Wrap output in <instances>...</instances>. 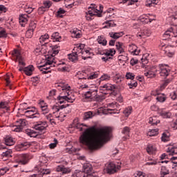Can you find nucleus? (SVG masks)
<instances>
[{
	"instance_id": "69168bd1",
	"label": "nucleus",
	"mask_w": 177,
	"mask_h": 177,
	"mask_svg": "<svg viewBox=\"0 0 177 177\" xmlns=\"http://www.w3.org/2000/svg\"><path fill=\"white\" fill-rule=\"evenodd\" d=\"M156 100L158 102H160V103H164V101L166 100V98L164 95H158L157 97H156Z\"/></svg>"
},
{
	"instance_id": "bb28decb",
	"label": "nucleus",
	"mask_w": 177,
	"mask_h": 177,
	"mask_svg": "<svg viewBox=\"0 0 177 177\" xmlns=\"http://www.w3.org/2000/svg\"><path fill=\"white\" fill-rule=\"evenodd\" d=\"M75 175L76 177H95L93 175L86 174L84 171L76 170L75 172Z\"/></svg>"
},
{
	"instance_id": "e2e57ef3",
	"label": "nucleus",
	"mask_w": 177,
	"mask_h": 177,
	"mask_svg": "<svg viewBox=\"0 0 177 177\" xmlns=\"http://www.w3.org/2000/svg\"><path fill=\"white\" fill-rule=\"evenodd\" d=\"M87 80H95V78H97V74L96 73H91L90 75H87Z\"/></svg>"
},
{
	"instance_id": "cd10ccee",
	"label": "nucleus",
	"mask_w": 177,
	"mask_h": 177,
	"mask_svg": "<svg viewBox=\"0 0 177 177\" xmlns=\"http://www.w3.org/2000/svg\"><path fill=\"white\" fill-rule=\"evenodd\" d=\"M104 99H106L104 95H99L97 92V94L92 98L91 102H102V100H104Z\"/></svg>"
},
{
	"instance_id": "79ce46f5",
	"label": "nucleus",
	"mask_w": 177,
	"mask_h": 177,
	"mask_svg": "<svg viewBox=\"0 0 177 177\" xmlns=\"http://www.w3.org/2000/svg\"><path fill=\"white\" fill-rule=\"evenodd\" d=\"M12 149H8L1 153V156H3V158H10V157H12Z\"/></svg>"
},
{
	"instance_id": "7c9ffc66",
	"label": "nucleus",
	"mask_w": 177,
	"mask_h": 177,
	"mask_svg": "<svg viewBox=\"0 0 177 177\" xmlns=\"http://www.w3.org/2000/svg\"><path fill=\"white\" fill-rule=\"evenodd\" d=\"M129 132H131V129L128 127H124L122 130V135H125V136L124 137V140L126 139H129Z\"/></svg>"
},
{
	"instance_id": "0eeeda50",
	"label": "nucleus",
	"mask_w": 177,
	"mask_h": 177,
	"mask_svg": "<svg viewBox=\"0 0 177 177\" xmlns=\"http://www.w3.org/2000/svg\"><path fill=\"white\" fill-rule=\"evenodd\" d=\"M120 169H121V165H115V164L113 162L106 165L105 171L107 174H109V175L115 174V172H117V171H120Z\"/></svg>"
},
{
	"instance_id": "39448f33",
	"label": "nucleus",
	"mask_w": 177,
	"mask_h": 177,
	"mask_svg": "<svg viewBox=\"0 0 177 177\" xmlns=\"http://www.w3.org/2000/svg\"><path fill=\"white\" fill-rule=\"evenodd\" d=\"M89 10L86 12V19L88 21L93 19V16H97V17H102V12H103V6H100V10L95 8V4H91V6L88 7Z\"/></svg>"
},
{
	"instance_id": "bf43d9fd",
	"label": "nucleus",
	"mask_w": 177,
	"mask_h": 177,
	"mask_svg": "<svg viewBox=\"0 0 177 177\" xmlns=\"http://www.w3.org/2000/svg\"><path fill=\"white\" fill-rule=\"evenodd\" d=\"M172 31H173V28H169L168 30H167L165 32L164 37H167V38H169V37H172Z\"/></svg>"
},
{
	"instance_id": "f704fd0d",
	"label": "nucleus",
	"mask_w": 177,
	"mask_h": 177,
	"mask_svg": "<svg viewBox=\"0 0 177 177\" xmlns=\"http://www.w3.org/2000/svg\"><path fill=\"white\" fill-rule=\"evenodd\" d=\"M97 41L100 45H102L103 46H106V45H107V40H106L104 36H99Z\"/></svg>"
},
{
	"instance_id": "a19ab883",
	"label": "nucleus",
	"mask_w": 177,
	"mask_h": 177,
	"mask_svg": "<svg viewBox=\"0 0 177 177\" xmlns=\"http://www.w3.org/2000/svg\"><path fill=\"white\" fill-rule=\"evenodd\" d=\"M160 115L162 117V118H171L172 113L169 111H162L160 113Z\"/></svg>"
},
{
	"instance_id": "f03ea898",
	"label": "nucleus",
	"mask_w": 177,
	"mask_h": 177,
	"mask_svg": "<svg viewBox=\"0 0 177 177\" xmlns=\"http://www.w3.org/2000/svg\"><path fill=\"white\" fill-rule=\"evenodd\" d=\"M55 88L59 91H62L60 95L57 97L58 103L63 104V103H74L75 102V95L71 92V87L68 84L64 82L56 83L55 84Z\"/></svg>"
},
{
	"instance_id": "13d9d810",
	"label": "nucleus",
	"mask_w": 177,
	"mask_h": 177,
	"mask_svg": "<svg viewBox=\"0 0 177 177\" xmlns=\"http://www.w3.org/2000/svg\"><path fill=\"white\" fill-rule=\"evenodd\" d=\"M135 177H149L146 174L142 172V171H137L136 174H134Z\"/></svg>"
},
{
	"instance_id": "5fc2aeb1",
	"label": "nucleus",
	"mask_w": 177,
	"mask_h": 177,
	"mask_svg": "<svg viewBox=\"0 0 177 177\" xmlns=\"http://www.w3.org/2000/svg\"><path fill=\"white\" fill-rule=\"evenodd\" d=\"M128 86H129L130 89H132L133 88H136L138 86V82L133 80L130 83H128Z\"/></svg>"
},
{
	"instance_id": "72a5a7b5",
	"label": "nucleus",
	"mask_w": 177,
	"mask_h": 177,
	"mask_svg": "<svg viewBox=\"0 0 177 177\" xmlns=\"http://www.w3.org/2000/svg\"><path fill=\"white\" fill-rule=\"evenodd\" d=\"M51 39L55 42H60V41H62V37L59 35V32H55L52 34Z\"/></svg>"
},
{
	"instance_id": "052dcab7",
	"label": "nucleus",
	"mask_w": 177,
	"mask_h": 177,
	"mask_svg": "<svg viewBox=\"0 0 177 177\" xmlns=\"http://www.w3.org/2000/svg\"><path fill=\"white\" fill-rule=\"evenodd\" d=\"M126 78H127V80H135V75H133V73H132L129 72L126 74Z\"/></svg>"
},
{
	"instance_id": "b1692460",
	"label": "nucleus",
	"mask_w": 177,
	"mask_h": 177,
	"mask_svg": "<svg viewBox=\"0 0 177 177\" xmlns=\"http://www.w3.org/2000/svg\"><path fill=\"white\" fill-rule=\"evenodd\" d=\"M57 172H62V174H69L70 169L65 167L64 165H58L56 168Z\"/></svg>"
},
{
	"instance_id": "2f4dec72",
	"label": "nucleus",
	"mask_w": 177,
	"mask_h": 177,
	"mask_svg": "<svg viewBox=\"0 0 177 177\" xmlns=\"http://www.w3.org/2000/svg\"><path fill=\"white\" fill-rule=\"evenodd\" d=\"M49 39V35L48 33H46L45 35H43L39 38V42L41 44V45H44V44H48V40Z\"/></svg>"
},
{
	"instance_id": "a18cd8bd",
	"label": "nucleus",
	"mask_w": 177,
	"mask_h": 177,
	"mask_svg": "<svg viewBox=\"0 0 177 177\" xmlns=\"http://www.w3.org/2000/svg\"><path fill=\"white\" fill-rule=\"evenodd\" d=\"M147 151L149 154H153L156 152V147L151 145H149L147 147Z\"/></svg>"
},
{
	"instance_id": "6e6d98bb",
	"label": "nucleus",
	"mask_w": 177,
	"mask_h": 177,
	"mask_svg": "<svg viewBox=\"0 0 177 177\" xmlns=\"http://www.w3.org/2000/svg\"><path fill=\"white\" fill-rule=\"evenodd\" d=\"M111 77H110V75H107V74H104L101 76L100 77V80L101 81H110V79Z\"/></svg>"
},
{
	"instance_id": "c03bdc74",
	"label": "nucleus",
	"mask_w": 177,
	"mask_h": 177,
	"mask_svg": "<svg viewBox=\"0 0 177 177\" xmlns=\"http://www.w3.org/2000/svg\"><path fill=\"white\" fill-rule=\"evenodd\" d=\"M105 24H106L104 26V28H109L110 27H115V23L113 20H108L105 21Z\"/></svg>"
},
{
	"instance_id": "9d476101",
	"label": "nucleus",
	"mask_w": 177,
	"mask_h": 177,
	"mask_svg": "<svg viewBox=\"0 0 177 177\" xmlns=\"http://www.w3.org/2000/svg\"><path fill=\"white\" fill-rule=\"evenodd\" d=\"M15 161L19 165H27L28 164V156L26 153L19 155L16 158Z\"/></svg>"
},
{
	"instance_id": "20e7f679",
	"label": "nucleus",
	"mask_w": 177,
	"mask_h": 177,
	"mask_svg": "<svg viewBox=\"0 0 177 177\" xmlns=\"http://www.w3.org/2000/svg\"><path fill=\"white\" fill-rule=\"evenodd\" d=\"M80 89L84 91V99L90 100V102L93 99L94 96H96L97 92L99 91L95 84H82L80 86Z\"/></svg>"
},
{
	"instance_id": "1a4fd4ad",
	"label": "nucleus",
	"mask_w": 177,
	"mask_h": 177,
	"mask_svg": "<svg viewBox=\"0 0 177 177\" xmlns=\"http://www.w3.org/2000/svg\"><path fill=\"white\" fill-rule=\"evenodd\" d=\"M157 73H158V68L157 66H151L145 71L144 75L147 78H154Z\"/></svg>"
},
{
	"instance_id": "3c124183",
	"label": "nucleus",
	"mask_w": 177,
	"mask_h": 177,
	"mask_svg": "<svg viewBox=\"0 0 177 177\" xmlns=\"http://www.w3.org/2000/svg\"><path fill=\"white\" fill-rule=\"evenodd\" d=\"M3 109H5L6 110H8V102H0V111L3 110Z\"/></svg>"
},
{
	"instance_id": "4d7b16f0",
	"label": "nucleus",
	"mask_w": 177,
	"mask_h": 177,
	"mask_svg": "<svg viewBox=\"0 0 177 177\" xmlns=\"http://www.w3.org/2000/svg\"><path fill=\"white\" fill-rule=\"evenodd\" d=\"M169 96L172 100H177V91L170 93Z\"/></svg>"
},
{
	"instance_id": "2eb2a0df",
	"label": "nucleus",
	"mask_w": 177,
	"mask_h": 177,
	"mask_svg": "<svg viewBox=\"0 0 177 177\" xmlns=\"http://www.w3.org/2000/svg\"><path fill=\"white\" fill-rule=\"evenodd\" d=\"M151 35V31L150 30L145 28L143 30H141L140 32H138L137 37L139 38H147Z\"/></svg>"
},
{
	"instance_id": "6e6552de",
	"label": "nucleus",
	"mask_w": 177,
	"mask_h": 177,
	"mask_svg": "<svg viewBox=\"0 0 177 177\" xmlns=\"http://www.w3.org/2000/svg\"><path fill=\"white\" fill-rule=\"evenodd\" d=\"M17 125L13 126L14 132H21L23 128L27 125V120L26 119H19L17 120Z\"/></svg>"
},
{
	"instance_id": "0e129e2a",
	"label": "nucleus",
	"mask_w": 177,
	"mask_h": 177,
	"mask_svg": "<svg viewBox=\"0 0 177 177\" xmlns=\"http://www.w3.org/2000/svg\"><path fill=\"white\" fill-rule=\"evenodd\" d=\"M33 35H34V30H31V29H28V30L26 31V36L28 38H31V37H32Z\"/></svg>"
},
{
	"instance_id": "412c9836",
	"label": "nucleus",
	"mask_w": 177,
	"mask_h": 177,
	"mask_svg": "<svg viewBox=\"0 0 177 177\" xmlns=\"http://www.w3.org/2000/svg\"><path fill=\"white\" fill-rule=\"evenodd\" d=\"M124 32H110L109 33V35L111 38H113V39H118V38H121L124 35Z\"/></svg>"
},
{
	"instance_id": "37998d69",
	"label": "nucleus",
	"mask_w": 177,
	"mask_h": 177,
	"mask_svg": "<svg viewBox=\"0 0 177 177\" xmlns=\"http://www.w3.org/2000/svg\"><path fill=\"white\" fill-rule=\"evenodd\" d=\"M51 171L49 169H41L39 172L40 177L44 176V175H49Z\"/></svg>"
},
{
	"instance_id": "f3484780",
	"label": "nucleus",
	"mask_w": 177,
	"mask_h": 177,
	"mask_svg": "<svg viewBox=\"0 0 177 177\" xmlns=\"http://www.w3.org/2000/svg\"><path fill=\"white\" fill-rule=\"evenodd\" d=\"M128 49L130 53H132V55H135L136 56H138L140 52V50H138V46L133 44H129Z\"/></svg>"
},
{
	"instance_id": "e433bc0d",
	"label": "nucleus",
	"mask_w": 177,
	"mask_h": 177,
	"mask_svg": "<svg viewBox=\"0 0 177 177\" xmlns=\"http://www.w3.org/2000/svg\"><path fill=\"white\" fill-rule=\"evenodd\" d=\"M26 133L27 136H30V138H37V136H38V133H37V131L31 129H27L26 131Z\"/></svg>"
},
{
	"instance_id": "4c0bfd02",
	"label": "nucleus",
	"mask_w": 177,
	"mask_h": 177,
	"mask_svg": "<svg viewBox=\"0 0 177 177\" xmlns=\"http://www.w3.org/2000/svg\"><path fill=\"white\" fill-rule=\"evenodd\" d=\"M68 59L70 62H77L78 60V55L75 53H73L68 55Z\"/></svg>"
},
{
	"instance_id": "a878e982",
	"label": "nucleus",
	"mask_w": 177,
	"mask_h": 177,
	"mask_svg": "<svg viewBox=\"0 0 177 177\" xmlns=\"http://www.w3.org/2000/svg\"><path fill=\"white\" fill-rule=\"evenodd\" d=\"M115 46L119 53H124V52H125V46H124V44L118 41L116 42Z\"/></svg>"
},
{
	"instance_id": "7ed1b4c3",
	"label": "nucleus",
	"mask_w": 177,
	"mask_h": 177,
	"mask_svg": "<svg viewBox=\"0 0 177 177\" xmlns=\"http://www.w3.org/2000/svg\"><path fill=\"white\" fill-rule=\"evenodd\" d=\"M59 50L53 49V54L46 58L45 64L38 66L39 70L41 71L42 74H48V73H50V71H48L50 67H56V66L66 64L64 62L57 63L55 61V56L59 53Z\"/></svg>"
},
{
	"instance_id": "6ab92c4d",
	"label": "nucleus",
	"mask_w": 177,
	"mask_h": 177,
	"mask_svg": "<svg viewBox=\"0 0 177 177\" xmlns=\"http://www.w3.org/2000/svg\"><path fill=\"white\" fill-rule=\"evenodd\" d=\"M85 48V44H80L74 48L75 53L78 56V55H84V48Z\"/></svg>"
},
{
	"instance_id": "9b49d317",
	"label": "nucleus",
	"mask_w": 177,
	"mask_h": 177,
	"mask_svg": "<svg viewBox=\"0 0 177 177\" xmlns=\"http://www.w3.org/2000/svg\"><path fill=\"white\" fill-rule=\"evenodd\" d=\"M106 107V111L110 114H118L120 113V111L117 110L118 109V105H117V102H115L107 104ZM115 110H117V111H115Z\"/></svg>"
},
{
	"instance_id": "f257e3e1",
	"label": "nucleus",
	"mask_w": 177,
	"mask_h": 177,
	"mask_svg": "<svg viewBox=\"0 0 177 177\" xmlns=\"http://www.w3.org/2000/svg\"><path fill=\"white\" fill-rule=\"evenodd\" d=\"M75 128L79 131H84L80 138V143L86 145L89 150H98L103 145L110 140L111 128L109 127H96L92 126L88 128L85 124L77 123Z\"/></svg>"
},
{
	"instance_id": "864d4df0",
	"label": "nucleus",
	"mask_w": 177,
	"mask_h": 177,
	"mask_svg": "<svg viewBox=\"0 0 177 177\" xmlns=\"http://www.w3.org/2000/svg\"><path fill=\"white\" fill-rule=\"evenodd\" d=\"M57 143H59V142L57 141V139L54 138V142L49 144L48 147L51 149H55L57 146Z\"/></svg>"
},
{
	"instance_id": "4be33fe9",
	"label": "nucleus",
	"mask_w": 177,
	"mask_h": 177,
	"mask_svg": "<svg viewBox=\"0 0 177 177\" xmlns=\"http://www.w3.org/2000/svg\"><path fill=\"white\" fill-rule=\"evenodd\" d=\"M148 123L152 125V127H155V125L160 124V120H158L157 116L151 117L149 118Z\"/></svg>"
},
{
	"instance_id": "a211bd4d",
	"label": "nucleus",
	"mask_w": 177,
	"mask_h": 177,
	"mask_svg": "<svg viewBox=\"0 0 177 177\" xmlns=\"http://www.w3.org/2000/svg\"><path fill=\"white\" fill-rule=\"evenodd\" d=\"M160 175V177H169V169L167 166H162Z\"/></svg>"
},
{
	"instance_id": "8fccbe9b",
	"label": "nucleus",
	"mask_w": 177,
	"mask_h": 177,
	"mask_svg": "<svg viewBox=\"0 0 177 177\" xmlns=\"http://www.w3.org/2000/svg\"><path fill=\"white\" fill-rule=\"evenodd\" d=\"M72 35L75 38H81V33L80 32V30H73L72 31Z\"/></svg>"
},
{
	"instance_id": "5701e85b",
	"label": "nucleus",
	"mask_w": 177,
	"mask_h": 177,
	"mask_svg": "<svg viewBox=\"0 0 177 177\" xmlns=\"http://www.w3.org/2000/svg\"><path fill=\"white\" fill-rule=\"evenodd\" d=\"M4 142L6 146H13L15 140L10 136H7L4 138Z\"/></svg>"
},
{
	"instance_id": "aec40b11",
	"label": "nucleus",
	"mask_w": 177,
	"mask_h": 177,
	"mask_svg": "<svg viewBox=\"0 0 177 177\" xmlns=\"http://www.w3.org/2000/svg\"><path fill=\"white\" fill-rule=\"evenodd\" d=\"M28 15L26 14L21 15L19 16V24H21V27H26V24H27V22L28 21Z\"/></svg>"
},
{
	"instance_id": "c85d7f7f",
	"label": "nucleus",
	"mask_w": 177,
	"mask_h": 177,
	"mask_svg": "<svg viewBox=\"0 0 177 177\" xmlns=\"http://www.w3.org/2000/svg\"><path fill=\"white\" fill-rule=\"evenodd\" d=\"M24 71L26 75H32V71H34V66L30 65L25 67Z\"/></svg>"
},
{
	"instance_id": "473e14b6",
	"label": "nucleus",
	"mask_w": 177,
	"mask_h": 177,
	"mask_svg": "<svg viewBox=\"0 0 177 177\" xmlns=\"http://www.w3.org/2000/svg\"><path fill=\"white\" fill-rule=\"evenodd\" d=\"M12 56L14 57H16L15 62H17V60L22 59L23 57H21V53H20V50L15 49L12 53Z\"/></svg>"
},
{
	"instance_id": "393cba45",
	"label": "nucleus",
	"mask_w": 177,
	"mask_h": 177,
	"mask_svg": "<svg viewBox=\"0 0 177 177\" xmlns=\"http://www.w3.org/2000/svg\"><path fill=\"white\" fill-rule=\"evenodd\" d=\"M102 91H114L115 89V86L111 84H106L100 86Z\"/></svg>"
},
{
	"instance_id": "ea45409f",
	"label": "nucleus",
	"mask_w": 177,
	"mask_h": 177,
	"mask_svg": "<svg viewBox=\"0 0 177 177\" xmlns=\"http://www.w3.org/2000/svg\"><path fill=\"white\" fill-rule=\"evenodd\" d=\"M147 135V136H157L158 135V129H149Z\"/></svg>"
},
{
	"instance_id": "dca6fc26",
	"label": "nucleus",
	"mask_w": 177,
	"mask_h": 177,
	"mask_svg": "<svg viewBox=\"0 0 177 177\" xmlns=\"http://www.w3.org/2000/svg\"><path fill=\"white\" fill-rule=\"evenodd\" d=\"M93 169L92 165L90 163H84L83 165V171L86 175H92Z\"/></svg>"
},
{
	"instance_id": "c756f323",
	"label": "nucleus",
	"mask_w": 177,
	"mask_h": 177,
	"mask_svg": "<svg viewBox=\"0 0 177 177\" xmlns=\"http://www.w3.org/2000/svg\"><path fill=\"white\" fill-rule=\"evenodd\" d=\"M158 3H160V0H147L145 5L146 6L151 8V6H156V5H158Z\"/></svg>"
},
{
	"instance_id": "de8ad7c7",
	"label": "nucleus",
	"mask_w": 177,
	"mask_h": 177,
	"mask_svg": "<svg viewBox=\"0 0 177 177\" xmlns=\"http://www.w3.org/2000/svg\"><path fill=\"white\" fill-rule=\"evenodd\" d=\"M131 113H132L131 106H129L123 111V114H124L126 117H129V115H131Z\"/></svg>"
},
{
	"instance_id": "58836bf2",
	"label": "nucleus",
	"mask_w": 177,
	"mask_h": 177,
	"mask_svg": "<svg viewBox=\"0 0 177 177\" xmlns=\"http://www.w3.org/2000/svg\"><path fill=\"white\" fill-rule=\"evenodd\" d=\"M119 62H122L123 63H127V62L129 59L128 57V54L120 55L118 57Z\"/></svg>"
},
{
	"instance_id": "49530a36",
	"label": "nucleus",
	"mask_w": 177,
	"mask_h": 177,
	"mask_svg": "<svg viewBox=\"0 0 177 177\" xmlns=\"http://www.w3.org/2000/svg\"><path fill=\"white\" fill-rule=\"evenodd\" d=\"M92 117H93V113L92 111L85 112L84 113L83 120H89V118H92Z\"/></svg>"
},
{
	"instance_id": "f8f14e48",
	"label": "nucleus",
	"mask_w": 177,
	"mask_h": 177,
	"mask_svg": "<svg viewBox=\"0 0 177 177\" xmlns=\"http://www.w3.org/2000/svg\"><path fill=\"white\" fill-rule=\"evenodd\" d=\"M47 127H48V123H46V121L36 122L33 124L34 129L36 131H39L40 132H42V131H45Z\"/></svg>"
},
{
	"instance_id": "338daca9",
	"label": "nucleus",
	"mask_w": 177,
	"mask_h": 177,
	"mask_svg": "<svg viewBox=\"0 0 177 177\" xmlns=\"http://www.w3.org/2000/svg\"><path fill=\"white\" fill-rule=\"evenodd\" d=\"M29 146H30V144H28V142H24L19 145V148L23 149L24 150H26V149H28Z\"/></svg>"
},
{
	"instance_id": "423d86ee",
	"label": "nucleus",
	"mask_w": 177,
	"mask_h": 177,
	"mask_svg": "<svg viewBox=\"0 0 177 177\" xmlns=\"http://www.w3.org/2000/svg\"><path fill=\"white\" fill-rule=\"evenodd\" d=\"M27 110L28 111H25V115L27 118H32L33 120L41 118V114L38 113V111H37L35 108H32L30 109V107H28Z\"/></svg>"
},
{
	"instance_id": "4468645a",
	"label": "nucleus",
	"mask_w": 177,
	"mask_h": 177,
	"mask_svg": "<svg viewBox=\"0 0 177 177\" xmlns=\"http://www.w3.org/2000/svg\"><path fill=\"white\" fill-rule=\"evenodd\" d=\"M167 65L162 64H159V74H160L161 77H168V75H169V69L167 68Z\"/></svg>"
},
{
	"instance_id": "603ef678",
	"label": "nucleus",
	"mask_w": 177,
	"mask_h": 177,
	"mask_svg": "<svg viewBox=\"0 0 177 177\" xmlns=\"http://www.w3.org/2000/svg\"><path fill=\"white\" fill-rule=\"evenodd\" d=\"M45 115H46V120L50 121L51 125H53V124H55V121H53V116H52V114L49 113V114Z\"/></svg>"
},
{
	"instance_id": "c9c22d12",
	"label": "nucleus",
	"mask_w": 177,
	"mask_h": 177,
	"mask_svg": "<svg viewBox=\"0 0 177 177\" xmlns=\"http://www.w3.org/2000/svg\"><path fill=\"white\" fill-rule=\"evenodd\" d=\"M167 153L169 156H175L177 154V147H170L167 149Z\"/></svg>"
},
{
	"instance_id": "ddd939ff",
	"label": "nucleus",
	"mask_w": 177,
	"mask_h": 177,
	"mask_svg": "<svg viewBox=\"0 0 177 177\" xmlns=\"http://www.w3.org/2000/svg\"><path fill=\"white\" fill-rule=\"evenodd\" d=\"M39 106L41 111V114H44V115H46V114H48L49 111H50L49 107L48 106V104H46V102L43 100H40L39 102Z\"/></svg>"
},
{
	"instance_id": "774afa93",
	"label": "nucleus",
	"mask_w": 177,
	"mask_h": 177,
	"mask_svg": "<svg viewBox=\"0 0 177 177\" xmlns=\"http://www.w3.org/2000/svg\"><path fill=\"white\" fill-rule=\"evenodd\" d=\"M161 139L162 142H168V140H169V137L167 136V133H163Z\"/></svg>"
},
{
	"instance_id": "09e8293b",
	"label": "nucleus",
	"mask_w": 177,
	"mask_h": 177,
	"mask_svg": "<svg viewBox=\"0 0 177 177\" xmlns=\"http://www.w3.org/2000/svg\"><path fill=\"white\" fill-rule=\"evenodd\" d=\"M7 35L5 28L0 26V38H6Z\"/></svg>"
},
{
	"instance_id": "680f3d73",
	"label": "nucleus",
	"mask_w": 177,
	"mask_h": 177,
	"mask_svg": "<svg viewBox=\"0 0 177 177\" xmlns=\"http://www.w3.org/2000/svg\"><path fill=\"white\" fill-rule=\"evenodd\" d=\"M37 28V24L35 21H31L29 24V30H35Z\"/></svg>"
}]
</instances>
